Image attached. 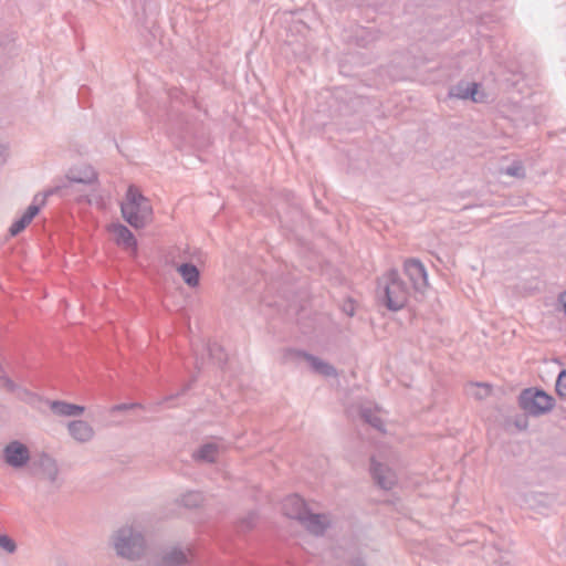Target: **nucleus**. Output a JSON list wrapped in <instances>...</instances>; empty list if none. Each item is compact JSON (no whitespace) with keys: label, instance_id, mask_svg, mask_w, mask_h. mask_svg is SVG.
Returning <instances> with one entry per match:
<instances>
[{"label":"nucleus","instance_id":"nucleus-25","mask_svg":"<svg viewBox=\"0 0 566 566\" xmlns=\"http://www.w3.org/2000/svg\"><path fill=\"white\" fill-rule=\"evenodd\" d=\"M530 501L542 506H548L556 501V497L552 494L534 492L530 494Z\"/></svg>","mask_w":566,"mask_h":566},{"label":"nucleus","instance_id":"nucleus-10","mask_svg":"<svg viewBox=\"0 0 566 566\" xmlns=\"http://www.w3.org/2000/svg\"><path fill=\"white\" fill-rule=\"evenodd\" d=\"M282 510L285 516L301 522L307 513L308 507L301 496L292 494L284 499Z\"/></svg>","mask_w":566,"mask_h":566},{"label":"nucleus","instance_id":"nucleus-7","mask_svg":"<svg viewBox=\"0 0 566 566\" xmlns=\"http://www.w3.org/2000/svg\"><path fill=\"white\" fill-rule=\"evenodd\" d=\"M480 84L474 82L460 81L449 90V96L459 99H471L472 102H483L485 94L480 93Z\"/></svg>","mask_w":566,"mask_h":566},{"label":"nucleus","instance_id":"nucleus-8","mask_svg":"<svg viewBox=\"0 0 566 566\" xmlns=\"http://www.w3.org/2000/svg\"><path fill=\"white\" fill-rule=\"evenodd\" d=\"M34 472H41L50 482L54 483L59 475L56 461L45 452L40 453L31 462Z\"/></svg>","mask_w":566,"mask_h":566},{"label":"nucleus","instance_id":"nucleus-9","mask_svg":"<svg viewBox=\"0 0 566 566\" xmlns=\"http://www.w3.org/2000/svg\"><path fill=\"white\" fill-rule=\"evenodd\" d=\"M370 473L375 483L382 490L389 491L396 484V476L394 472L385 464L377 462L371 458Z\"/></svg>","mask_w":566,"mask_h":566},{"label":"nucleus","instance_id":"nucleus-21","mask_svg":"<svg viewBox=\"0 0 566 566\" xmlns=\"http://www.w3.org/2000/svg\"><path fill=\"white\" fill-rule=\"evenodd\" d=\"M207 350L210 359H212L219 367H223L226 365L228 357L221 345L218 343H209L207 345Z\"/></svg>","mask_w":566,"mask_h":566},{"label":"nucleus","instance_id":"nucleus-27","mask_svg":"<svg viewBox=\"0 0 566 566\" xmlns=\"http://www.w3.org/2000/svg\"><path fill=\"white\" fill-rule=\"evenodd\" d=\"M196 381H197V377L192 376L191 379L186 385H184L179 391H177L174 395L166 396L161 401H158L156 405L160 406L165 402L171 401L175 398L184 396L188 390H190L192 388V386Z\"/></svg>","mask_w":566,"mask_h":566},{"label":"nucleus","instance_id":"nucleus-33","mask_svg":"<svg viewBox=\"0 0 566 566\" xmlns=\"http://www.w3.org/2000/svg\"><path fill=\"white\" fill-rule=\"evenodd\" d=\"M558 302L562 304L563 312L566 315V291L558 295Z\"/></svg>","mask_w":566,"mask_h":566},{"label":"nucleus","instance_id":"nucleus-31","mask_svg":"<svg viewBox=\"0 0 566 566\" xmlns=\"http://www.w3.org/2000/svg\"><path fill=\"white\" fill-rule=\"evenodd\" d=\"M134 408H143V406L138 402L118 403L112 408V411L113 412L126 411V410L134 409Z\"/></svg>","mask_w":566,"mask_h":566},{"label":"nucleus","instance_id":"nucleus-3","mask_svg":"<svg viewBox=\"0 0 566 566\" xmlns=\"http://www.w3.org/2000/svg\"><path fill=\"white\" fill-rule=\"evenodd\" d=\"M111 544L118 557L127 560H138L146 551L144 534L130 525L116 530L111 536Z\"/></svg>","mask_w":566,"mask_h":566},{"label":"nucleus","instance_id":"nucleus-32","mask_svg":"<svg viewBox=\"0 0 566 566\" xmlns=\"http://www.w3.org/2000/svg\"><path fill=\"white\" fill-rule=\"evenodd\" d=\"M0 381L3 382V386L10 392H14L17 390V388H18L15 382L11 378H9L8 376L0 375Z\"/></svg>","mask_w":566,"mask_h":566},{"label":"nucleus","instance_id":"nucleus-23","mask_svg":"<svg viewBox=\"0 0 566 566\" xmlns=\"http://www.w3.org/2000/svg\"><path fill=\"white\" fill-rule=\"evenodd\" d=\"M205 497L199 491H191L182 495L181 504L188 509H196L200 506Z\"/></svg>","mask_w":566,"mask_h":566},{"label":"nucleus","instance_id":"nucleus-30","mask_svg":"<svg viewBox=\"0 0 566 566\" xmlns=\"http://www.w3.org/2000/svg\"><path fill=\"white\" fill-rule=\"evenodd\" d=\"M0 547L3 548L6 552L12 554L17 549V544L8 535H0Z\"/></svg>","mask_w":566,"mask_h":566},{"label":"nucleus","instance_id":"nucleus-17","mask_svg":"<svg viewBox=\"0 0 566 566\" xmlns=\"http://www.w3.org/2000/svg\"><path fill=\"white\" fill-rule=\"evenodd\" d=\"M177 271L188 286L196 287L199 284L200 272L193 263H181Z\"/></svg>","mask_w":566,"mask_h":566},{"label":"nucleus","instance_id":"nucleus-26","mask_svg":"<svg viewBox=\"0 0 566 566\" xmlns=\"http://www.w3.org/2000/svg\"><path fill=\"white\" fill-rule=\"evenodd\" d=\"M31 223V220L23 214L15 220L11 227L9 228V233L11 237L18 235L20 232H22L29 224Z\"/></svg>","mask_w":566,"mask_h":566},{"label":"nucleus","instance_id":"nucleus-35","mask_svg":"<svg viewBox=\"0 0 566 566\" xmlns=\"http://www.w3.org/2000/svg\"><path fill=\"white\" fill-rule=\"evenodd\" d=\"M350 566H367L364 559L361 558H355L352 560Z\"/></svg>","mask_w":566,"mask_h":566},{"label":"nucleus","instance_id":"nucleus-5","mask_svg":"<svg viewBox=\"0 0 566 566\" xmlns=\"http://www.w3.org/2000/svg\"><path fill=\"white\" fill-rule=\"evenodd\" d=\"M3 460L14 469L23 468L30 461V450L24 443L13 440L3 448Z\"/></svg>","mask_w":566,"mask_h":566},{"label":"nucleus","instance_id":"nucleus-14","mask_svg":"<svg viewBox=\"0 0 566 566\" xmlns=\"http://www.w3.org/2000/svg\"><path fill=\"white\" fill-rule=\"evenodd\" d=\"M51 411L60 417H75L85 411V407L81 405L71 403L64 400H53L50 402Z\"/></svg>","mask_w":566,"mask_h":566},{"label":"nucleus","instance_id":"nucleus-20","mask_svg":"<svg viewBox=\"0 0 566 566\" xmlns=\"http://www.w3.org/2000/svg\"><path fill=\"white\" fill-rule=\"evenodd\" d=\"M165 566H181L188 563L187 554L180 548H172L163 556Z\"/></svg>","mask_w":566,"mask_h":566},{"label":"nucleus","instance_id":"nucleus-6","mask_svg":"<svg viewBox=\"0 0 566 566\" xmlns=\"http://www.w3.org/2000/svg\"><path fill=\"white\" fill-rule=\"evenodd\" d=\"M403 271L416 291L422 292L428 286L427 270L420 260H406L403 263Z\"/></svg>","mask_w":566,"mask_h":566},{"label":"nucleus","instance_id":"nucleus-4","mask_svg":"<svg viewBox=\"0 0 566 566\" xmlns=\"http://www.w3.org/2000/svg\"><path fill=\"white\" fill-rule=\"evenodd\" d=\"M518 405L527 415L538 417L553 410L555 399L542 388L530 387L521 391Z\"/></svg>","mask_w":566,"mask_h":566},{"label":"nucleus","instance_id":"nucleus-29","mask_svg":"<svg viewBox=\"0 0 566 566\" xmlns=\"http://www.w3.org/2000/svg\"><path fill=\"white\" fill-rule=\"evenodd\" d=\"M256 520L258 514L255 512L248 513V515L240 521L241 530H251L255 525Z\"/></svg>","mask_w":566,"mask_h":566},{"label":"nucleus","instance_id":"nucleus-2","mask_svg":"<svg viewBox=\"0 0 566 566\" xmlns=\"http://www.w3.org/2000/svg\"><path fill=\"white\" fill-rule=\"evenodd\" d=\"M120 211L124 220L135 229L145 228L154 218L149 199L135 185L127 188L125 201L120 205Z\"/></svg>","mask_w":566,"mask_h":566},{"label":"nucleus","instance_id":"nucleus-12","mask_svg":"<svg viewBox=\"0 0 566 566\" xmlns=\"http://www.w3.org/2000/svg\"><path fill=\"white\" fill-rule=\"evenodd\" d=\"M66 178L71 184L90 185L97 180V174L91 166L83 165L81 167L70 169Z\"/></svg>","mask_w":566,"mask_h":566},{"label":"nucleus","instance_id":"nucleus-16","mask_svg":"<svg viewBox=\"0 0 566 566\" xmlns=\"http://www.w3.org/2000/svg\"><path fill=\"white\" fill-rule=\"evenodd\" d=\"M65 188H66V185L55 186V187L48 189L44 192L40 205L35 203V201L38 200V196H35L33 202L28 207V209L25 210L23 216L29 218L32 221L35 218V216L40 212L41 206H43L45 203V199L53 195H57V193L63 195V190Z\"/></svg>","mask_w":566,"mask_h":566},{"label":"nucleus","instance_id":"nucleus-11","mask_svg":"<svg viewBox=\"0 0 566 566\" xmlns=\"http://www.w3.org/2000/svg\"><path fill=\"white\" fill-rule=\"evenodd\" d=\"M298 357L304 358L313 371L324 377H337V369L327 361L322 360L317 356H314L305 350H296Z\"/></svg>","mask_w":566,"mask_h":566},{"label":"nucleus","instance_id":"nucleus-34","mask_svg":"<svg viewBox=\"0 0 566 566\" xmlns=\"http://www.w3.org/2000/svg\"><path fill=\"white\" fill-rule=\"evenodd\" d=\"M7 147L0 145V165L4 164L7 160Z\"/></svg>","mask_w":566,"mask_h":566},{"label":"nucleus","instance_id":"nucleus-28","mask_svg":"<svg viewBox=\"0 0 566 566\" xmlns=\"http://www.w3.org/2000/svg\"><path fill=\"white\" fill-rule=\"evenodd\" d=\"M555 390L559 398H566V369H562L557 376Z\"/></svg>","mask_w":566,"mask_h":566},{"label":"nucleus","instance_id":"nucleus-22","mask_svg":"<svg viewBox=\"0 0 566 566\" xmlns=\"http://www.w3.org/2000/svg\"><path fill=\"white\" fill-rule=\"evenodd\" d=\"M359 416L366 423L370 424L373 428L381 432L385 431L382 419L378 417L376 412L370 408H361L359 411Z\"/></svg>","mask_w":566,"mask_h":566},{"label":"nucleus","instance_id":"nucleus-36","mask_svg":"<svg viewBox=\"0 0 566 566\" xmlns=\"http://www.w3.org/2000/svg\"><path fill=\"white\" fill-rule=\"evenodd\" d=\"M193 352H195V354H196V368H197L198 370H200V369H201V367H202V365H203V360H202V359L200 360V359L198 358V356H197V349H195V348H193Z\"/></svg>","mask_w":566,"mask_h":566},{"label":"nucleus","instance_id":"nucleus-19","mask_svg":"<svg viewBox=\"0 0 566 566\" xmlns=\"http://www.w3.org/2000/svg\"><path fill=\"white\" fill-rule=\"evenodd\" d=\"M218 453V446L214 443H206L202 444L193 454V458L197 461H203L208 463L216 462V457Z\"/></svg>","mask_w":566,"mask_h":566},{"label":"nucleus","instance_id":"nucleus-24","mask_svg":"<svg viewBox=\"0 0 566 566\" xmlns=\"http://www.w3.org/2000/svg\"><path fill=\"white\" fill-rule=\"evenodd\" d=\"M502 172L507 176L517 178V179H523L526 176L525 167H524L523 163L518 161V160H515L507 167L503 168Z\"/></svg>","mask_w":566,"mask_h":566},{"label":"nucleus","instance_id":"nucleus-18","mask_svg":"<svg viewBox=\"0 0 566 566\" xmlns=\"http://www.w3.org/2000/svg\"><path fill=\"white\" fill-rule=\"evenodd\" d=\"M301 523L314 535H323L326 530V525L322 521V515L312 513L310 510Z\"/></svg>","mask_w":566,"mask_h":566},{"label":"nucleus","instance_id":"nucleus-1","mask_svg":"<svg viewBox=\"0 0 566 566\" xmlns=\"http://www.w3.org/2000/svg\"><path fill=\"white\" fill-rule=\"evenodd\" d=\"M377 294L384 306L389 311L397 312L406 306L409 287L401 280L398 270L390 269L377 280Z\"/></svg>","mask_w":566,"mask_h":566},{"label":"nucleus","instance_id":"nucleus-15","mask_svg":"<svg viewBox=\"0 0 566 566\" xmlns=\"http://www.w3.org/2000/svg\"><path fill=\"white\" fill-rule=\"evenodd\" d=\"M116 243L126 249H136L137 240L133 232L124 224L117 223L113 226Z\"/></svg>","mask_w":566,"mask_h":566},{"label":"nucleus","instance_id":"nucleus-13","mask_svg":"<svg viewBox=\"0 0 566 566\" xmlns=\"http://www.w3.org/2000/svg\"><path fill=\"white\" fill-rule=\"evenodd\" d=\"M70 436L78 442H87L94 437V430L90 423L83 420H73L67 424Z\"/></svg>","mask_w":566,"mask_h":566}]
</instances>
